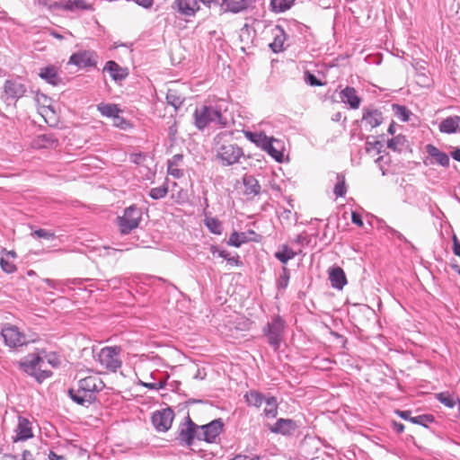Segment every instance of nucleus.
<instances>
[{"label":"nucleus","mask_w":460,"mask_h":460,"mask_svg":"<svg viewBox=\"0 0 460 460\" xmlns=\"http://www.w3.org/2000/svg\"><path fill=\"white\" fill-rule=\"evenodd\" d=\"M244 398L248 405L254 406L256 408H260L267 399L261 393L255 390H251L246 393Z\"/></svg>","instance_id":"c85d7f7f"},{"label":"nucleus","mask_w":460,"mask_h":460,"mask_svg":"<svg viewBox=\"0 0 460 460\" xmlns=\"http://www.w3.org/2000/svg\"><path fill=\"white\" fill-rule=\"evenodd\" d=\"M168 193V186L164 183L162 186L152 188L149 190V197L153 199H160L164 198Z\"/></svg>","instance_id":"ea45409f"},{"label":"nucleus","mask_w":460,"mask_h":460,"mask_svg":"<svg viewBox=\"0 0 460 460\" xmlns=\"http://www.w3.org/2000/svg\"><path fill=\"white\" fill-rule=\"evenodd\" d=\"M182 155H174L172 159L168 160V164H171L172 165H178V163L181 161Z\"/></svg>","instance_id":"69168bd1"},{"label":"nucleus","mask_w":460,"mask_h":460,"mask_svg":"<svg viewBox=\"0 0 460 460\" xmlns=\"http://www.w3.org/2000/svg\"><path fill=\"white\" fill-rule=\"evenodd\" d=\"M393 428H394V431L399 434H401L404 431V425L401 422L394 421Z\"/></svg>","instance_id":"0e129e2a"},{"label":"nucleus","mask_w":460,"mask_h":460,"mask_svg":"<svg viewBox=\"0 0 460 460\" xmlns=\"http://www.w3.org/2000/svg\"><path fill=\"white\" fill-rule=\"evenodd\" d=\"M31 236L37 237V238H43L46 240H54L56 238V234L53 232H50L46 229H37L31 233Z\"/></svg>","instance_id":"a18cd8bd"},{"label":"nucleus","mask_w":460,"mask_h":460,"mask_svg":"<svg viewBox=\"0 0 460 460\" xmlns=\"http://www.w3.org/2000/svg\"><path fill=\"white\" fill-rule=\"evenodd\" d=\"M453 252L456 256L460 257V242L456 235L453 236Z\"/></svg>","instance_id":"680f3d73"},{"label":"nucleus","mask_w":460,"mask_h":460,"mask_svg":"<svg viewBox=\"0 0 460 460\" xmlns=\"http://www.w3.org/2000/svg\"><path fill=\"white\" fill-rule=\"evenodd\" d=\"M137 4H138L139 6L145 8V9H149L153 6L154 4V0H133Z\"/></svg>","instance_id":"13d9d810"},{"label":"nucleus","mask_w":460,"mask_h":460,"mask_svg":"<svg viewBox=\"0 0 460 460\" xmlns=\"http://www.w3.org/2000/svg\"><path fill=\"white\" fill-rule=\"evenodd\" d=\"M271 35L273 36V41L270 43L269 47L274 53H279L285 49V41L287 35L284 28L281 25H276L271 29Z\"/></svg>","instance_id":"dca6fc26"},{"label":"nucleus","mask_w":460,"mask_h":460,"mask_svg":"<svg viewBox=\"0 0 460 460\" xmlns=\"http://www.w3.org/2000/svg\"><path fill=\"white\" fill-rule=\"evenodd\" d=\"M226 133L217 134L214 138L216 157L223 166L233 165L243 155V149L226 139Z\"/></svg>","instance_id":"f03ea898"},{"label":"nucleus","mask_w":460,"mask_h":460,"mask_svg":"<svg viewBox=\"0 0 460 460\" xmlns=\"http://www.w3.org/2000/svg\"><path fill=\"white\" fill-rule=\"evenodd\" d=\"M362 120L373 128L378 127L383 122V115L376 109H364Z\"/></svg>","instance_id":"393cba45"},{"label":"nucleus","mask_w":460,"mask_h":460,"mask_svg":"<svg viewBox=\"0 0 460 460\" xmlns=\"http://www.w3.org/2000/svg\"><path fill=\"white\" fill-rule=\"evenodd\" d=\"M351 221L353 224L358 226H363V221L361 216L357 212H352L351 214Z\"/></svg>","instance_id":"052dcab7"},{"label":"nucleus","mask_w":460,"mask_h":460,"mask_svg":"<svg viewBox=\"0 0 460 460\" xmlns=\"http://www.w3.org/2000/svg\"><path fill=\"white\" fill-rule=\"evenodd\" d=\"M295 0H271L270 6L273 12L282 13L288 10Z\"/></svg>","instance_id":"f704fd0d"},{"label":"nucleus","mask_w":460,"mask_h":460,"mask_svg":"<svg viewBox=\"0 0 460 460\" xmlns=\"http://www.w3.org/2000/svg\"><path fill=\"white\" fill-rule=\"evenodd\" d=\"M174 418L172 409L165 408L156 411L152 415V423L157 431H167L171 427Z\"/></svg>","instance_id":"ddd939ff"},{"label":"nucleus","mask_w":460,"mask_h":460,"mask_svg":"<svg viewBox=\"0 0 460 460\" xmlns=\"http://www.w3.org/2000/svg\"><path fill=\"white\" fill-rule=\"evenodd\" d=\"M248 241L249 239L245 233L234 232L229 237L228 244L234 247H240L243 243H245Z\"/></svg>","instance_id":"4c0bfd02"},{"label":"nucleus","mask_w":460,"mask_h":460,"mask_svg":"<svg viewBox=\"0 0 460 460\" xmlns=\"http://www.w3.org/2000/svg\"><path fill=\"white\" fill-rule=\"evenodd\" d=\"M337 182L334 186L333 192L336 197H343L347 192L345 177L341 173L336 174Z\"/></svg>","instance_id":"e433bc0d"},{"label":"nucleus","mask_w":460,"mask_h":460,"mask_svg":"<svg viewBox=\"0 0 460 460\" xmlns=\"http://www.w3.org/2000/svg\"><path fill=\"white\" fill-rule=\"evenodd\" d=\"M142 209L135 204L126 208L123 215L117 217L120 233L128 234L137 228L142 219Z\"/></svg>","instance_id":"0eeeda50"},{"label":"nucleus","mask_w":460,"mask_h":460,"mask_svg":"<svg viewBox=\"0 0 460 460\" xmlns=\"http://www.w3.org/2000/svg\"><path fill=\"white\" fill-rule=\"evenodd\" d=\"M43 281L51 288L54 289H62L66 283L62 280L51 279H44Z\"/></svg>","instance_id":"8fccbe9b"},{"label":"nucleus","mask_w":460,"mask_h":460,"mask_svg":"<svg viewBox=\"0 0 460 460\" xmlns=\"http://www.w3.org/2000/svg\"><path fill=\"white\" fill-rule=\"evenodd\" d=\"M0 266L3 271L5 273L11 274L16 271L17 268L14 263L9 261L8 260L4 258H1L0 260Z\"/></svg>","instance_id":"49530a36"},{"label":"nucleus","mask_w":460,"mask_h":460,"mask_svg":"<svg viewBox=\"0 0 460 460\" xmlns=\"http://www.w3.org/2000/svg\"><path fill=\"white\" fill-rule=\"evenodd\" d=\"M45 358L38 354H28L19 362L20 369L33 376L37 382L41 383L52 376L50 370L43 368Z\"/></svg>","instance_id":"20e7f679"},{"label":"nucleus","mask_w":460,"mask_h":460,"mask_svg":"<svg viewBox=\"0 0 460 460\" xmlns=\"http://www.w3.org/2000/svg\"><path fill=\"white\" fill-rule=\"evenodd\" d=\"M97 110L102 116L114 118L117 113L120 112V110L116 104L100 103L97 105Z\"/></svg>","instance_id":"72a5a7b5"},{"label":"nucleus","mask_w":460,"mask_h":460,"mask_svg":"<svg viewBox=\"0 0 460 460\" xmlns=\"http://www.w3.org/2000/svg\"><path fill=\"white\" fill-rule=\"evenodd\" d=\"M243 195L252 199L261 193V185L258 180L252 174H244L243 177Z\"/></svg>","instance_id":"a211bd4d"},{"label":"nucleus","mask_w":460,"mask_h":460,"mask_svg":"<svg viewBox=\"0 0 460 460\" xmlns=\"http://www.w3.org/2000/svg\"><path fill=\"white\" fill-rule=\"evenodd\" d=\"M218 255L220 257L226 259L231 264H235V265L241 264L238 256H236V257H230L229 253L226 251H220L218 252Z\"/></svg>","instance_id":"5fc2aeb1"},{"label":"nucleus","mask_w":460,"mask_h":460,"mask_svg":"<svg viewBox=\"0 0 460 460\" xmlns=\"http://www.w3.org/2000/svg\"><path fill=\"white\" fill-rule=\"evenodd\" d=\"M168 173L176 179L183 176V172L177 168V166L172 165L171 164H168Z\"/></svg>","instance_id":"6e6d98bb"},{"label":"nucleus","mask_w":460,"mask_h":460,"mask_svg":"<svg viewBox=\"0 0 460 460\" xmlns=\"http://www.w3.org/2000/svg\"><path fill=\"white\" fill-rule=\"evenodd\" d=\"M388 231H389L390 234L395 235L396 238L399 239L400 241H402L404 243H408V241L405 238V236L402 234H401L400 232H398L397 230H395V229H394L392 227H389Z\"/></svg>","instance_id":"e2e57ef3"},{"label":"nucleus","mask_w":460,"mask_h":460,"mask_svg":"<svg viewBox=\"0 0 460 460\" xmlns=\"http://www.w3.org/2000/svg\"><path fill=\"white\" fill-rule=\"evenodd\" d=\"M26 91L27 89L25 84L17 79L7 80L4 84V93L8 98L13 100H17L22 97Z\"/></svg>","instance_id":"f3484780"},{"label":"nucleus","mask_w":460,"mask_h":460,"mask_svg":"<svg viewBox=\"0 0 460 460\" xmlns=\"http://www.w3.org/2000/svg\"><path fill=\"white\" fill-rule=\"evenodd\" d=\"M270 432L282 436H292L299 428L296 421L291 419H278L275 424L268 426Z\"/></svg>","instance_id":"4468645a"},{"label":"nucleus","mask_w":460,"mask_h":460,"mask_svg":"<svg viewBox=\"0 0 460 460\" xmlns=\"http://www.w3.org/2000/svg\"><path fill=\"white\" fill-rule=\"evenodd\" d=\"M329 279L332 287L337 289H342L347 284V279L344 270L340 267H332L329 270Z\"/></svg>","instance_id":"b1692460"},{"label":"nucleus","mask_w":460,"mask_h":460,"mask_svg":"<svg viewBox=\"0 0 460 460\" xmlns=\"http://www.w3.org/2000/svg\"><path fill=\"white\" fill-rule=\"evenodd\" d=\"M407 146V139L402 135H398L387 143V147L395 152H402Z\"/></svg>","instance_id":"2f4dec72"},{"label":"nucleus","mask_w":460,"mask_h":460,"mask_svg":"<svg viewBox=\"0 0 460 460\" xmlns=\"http://www.w3.org/2000/svg\"><path fill=\"white\" fill-rule=\"evenodd\" d=\"M205 225L208 227V229L215 234H221L223 231L222 223L215 217H206Z\"/></svg>","instance_id":"c9c22d12"},{"label":"nucleus","mask_w":460,"mask_h":460,"mask_svg":"<svg viewBox=\"0 0 460 460\" xmlns=\"http://www.w3.org/2000/svg\"><path fill=\"white\" fill-rule=\"evenodd\" d=\"M383 147V144L376 140L374 142L367 141L366 143V151L370 153L372 150H376L377 153H381V149Z\"/></svg>","instance_id":"09e8293b"},{"label":"nucleus","mask_w":460,"mask_h":460,"mask_svg":"<svg viewBox=\"0 0 460 460\" xmlns=\"http://www.w3.org/2000/svg\"><path fill=\"white\" fill-rule=\"evenodd\" d=\"M437 399L445 406L448 408L455 407L456 401L454 396L447 393H440L437 394Z\"/></svg>","instance_id":"37998d69"},{"label":"nucleus","mask_w":460,"mask_h":460,"mask_svg":"<svg viewBox=\"0 0 460 460\" xmlns=\"http://www.w3.org/2000/svg\"><path fill=\"white\" fill-rule=\"evenodd\" d=\"M33 145L37 148H55L58 145V139L53 133H45L38 136Z\"/></svg>","instance_id":"a878e982"},{"label":"nucleus","mask_w":460,"mask_h":460,"mask_svg":"<svg viewBox=\"0 0 460 460\" xmlns=\"http://www.w3.org/2000/svg\"><path fill=\"white\" fill-rule=\"evenodd\" d=\"M103 71H107L116 82L124 80L128 75V68L121 67L113 60L106 62Z\"/></svg>","instance_id":"5701e85b"},{"label":"nucleus","mask_w":460,"mask_h":460,"mask_svg":"<svg viewBox=\"0 0 460 460\" xmlns=\"http://www.w3.org/2000/svg\"><path fill=\"white\" fill-rule=\"evenodd\" d=\"M245 137L258 147L267 152L277 162H282L283 153L274 146V143L279 144V141L274 137H270L263 132L245 131Z\"/></svg>","instance_id":"39448f33"},{"label":"nucleus","mask_w":460,"mask_h":460,"mask_svg":"<svg viewBox=\"0 0 460 460\" xmlns=\"http://www.w3.org/2000/svg\"><path fill=\"white\" fill-rule=\"evenodd\" d=\"M49 460H62L63 456L57 455L53 451H50V453L49 455Z\"/></svg>","instance_id":"774afa93"},{"label":"nucleus","mask_w":460,"mask_h":460,"mask_svg":"<svg viewBox=\"0 0 460 460\" xmlns=\"http://www.w3.org/2000/svg\"><path fill=\"white\" fill-rule=\"evenodd\" d=\"M451 155L456 161L460 162V148H456L455 151H453Z\"/></svg>","instance_id":"338daca9"},{"label":"nucleus","mask_w":460,"mask_h":460,"mask_svg":"<svg viewBox=\"0 0 460 460\" xmlns=\"http://www.w3.org/2000/svg\"><path fill=\"white\" fill-rule=\"evenodd\" d=\"M1 335L4 344L13 349L22 347L28 343L25 334L15 325L9 323L4 325L1 330Z\"/></svg>","instance_id":"9d476101"},{"label":"nucleus","mask_w":460,"mask_h":460,"mask_svg":"<svg viewBox=\"0 0 460 460\" xmlns=\"http://www.w3.org/2000/svg\"><path fill=\"white\" fill-rule=\"evenodd\" d=\"M172 7L183 16H194L199 11L195 0H175Z\"/></svg>","instance_id":"6ab92c4d"},{"label":"nucleus","mask_w":460,"mask_h":460,"mask_svg":"<svg viewBox=\"0 0 460 460\" xmlns=\"http://www.w3.org/2000/svg\"><path fill=\"white\" fill-rule=\"evenodd\" d=\"M296 255V252L288 245H282L281 248L275 252V257L284 264H286L289 260L295 258Z\"/></svg>","instance_id":"473e14b6"},{"label":"nucleus","mask_w":460,"mask_h":460,"mask_svg":"<svg viewBox=\"0 0 460 460\" xmlns=\"http://www.w3.org/2000/svg\"><path fill=\"white\" fill-rule=\"evenodd\" d=\"M195 126L202 130L210 124L217 128H225L227 120L223 117L221 109L217 106L203 105L197 108L193 113Z\"/></svg>","instance_id":"7ed1b4c3"},{"label":"nucleus","mask_w":460,"mask_h":460,"mask_svg":"<svg viewBox=\"0 0 460 460\" xmlns=\"http://www.w3.org/2000/svg\"><path fill=\"white\" fill-rule=\"evenodd\" d=\"M305 82L312 86L323 85L322 82L319 79H317L314 75L311 74L308 71L305 73Z\"/></svg>","instance_id":"3c124183"},{"label":"nucleus","mask_w":460,"mask_h":460,"mask_svg":"<svg viewBox=\"0 0 460 460\" xmlns=\"http://www.w3.org/2000/svg\"><path fill=\"white\" fill-rule=\"evenodd\" d=\"M341 101L349 104L351 109H358L360 105L361 99L358 96L355 88L347 86L340 93Z\"/></svg>","instance_id":"4be33fe9"},{"label":"nucleus","mask_w":460,"mask_h":460,"mask_svg":"<svg viewBox=\"0 0 460 460\" xmlns=\"http://www.w3.org/2000/svg\"><path fill=\"white\" fill-rule=\"evenodd\" d=\"M98 63V55L93 50H80L72 54L68 64L79 68L95 67Z\"/></svg>","instance_id":"9b49d317"},{"label":"nucleus","mask_w":460,"mask_h":460,"mask_svg":"<svg viewBox=\"0 0 460 460\" xmlns=\"http://www.w3.org/2000/svg\"><path fill=\"white\" fill-rule=\"evenodd\" d=\"M145 159V155L142 153H135L130 155V161L134 164H139Z\"/></svg>","instance_id":"4d7b16f0"},{"label":"nucleus","mask_w":460,"mask_h":460,"mask_svg":"<svg viewBox=\"0 0 460 460\" xmlns=\"http://www.w3.org/2000/svg\"><path fill=\"white\" fill-rule=\"evenodd\" d=\"M104 384L96 376L81 378L76 387L68 390L70 398L79 405L88 406L95 402L97 394L102 390Z\"/></svg>","instance_id":"f257e3e1"},{"label":"nucleus","mask_w":460,"mask_h":460,"mask_svg":"<svg viewBox=\"0 0 460 460\" xmlns=\"http://www.w3.org/2000/svg\"><path fill=\"white\" fill-rule=\"evenodd\" d=\"M290 279V272L287 267L282 268V273L279 275L277 280V288L279 289H285L288 286Z\"/></svg>","instance_id":"79ce46f5"},{"label":"nucleus","mask_w":460,"mask_h":460,"mask_svg":"<svg viewBox=\"0 0 460 460\" xmlns=\"http://www.w3.org/2000/svg\"><path fill=\"white\" fill-rule=\"evenodd\" d=\"M266 407L263 410L265 417L273 419L278 415V402L274 396L267 397L265 400Z\"/></svg>","instance_id":"7c9ffc66"},{"label":"nucleus","mask_w":460,"mask_h":460,"mask_svg":"<svg viewBox=\"0 0 460 460\" xmlns=\"http://www.w3.org/2000/svg\"><path fill=\"white\" fill-rule=\"evenodd\" d=\"M199 427L201 440L207 443H214L217 438L223 431L224 422L222 419H216L208 424L200 425Z\"/></svg>","instance_id":"f8f14e48"},{"label":"nucleus","mask_w":460,"mask_h":460,"mask_svg":"<svg viewBox=\"0 0 460 460\" xmlns=\"http://www.w3.org/2000/svg\"><path fill=\"white\" fill-rule=\"evenodd\" d=\"M286 323L279 315H274L263 328V333L267 337L269 344L278 349L281 343Z\"/></svg>","instance_id":"6e6552de"},{"label":"nucleus","mask_w":460,"mask_h":460,"mask_svg":"<svg viewBox=\"0 0 460 460\" xmlns=\"http://www.w3.org/2000/svg\"><path fill=\"white\" fill-rule=\"evenodd\" d=\"M435 421V418L432 414H422L419 416L413 417L412 420H411V423L418 424L420 426H423L427 428L429 423H432Z\"/></svg>","instance_id":"a19ab883"},{"label":"nucleus","mask_w":460,"mask_h":460,"mask_svg":"<svg viewBox=\"0 0 460 460\" xmlns=\"http://www.w3.org/2000/svg\"><path fill=\"white\" fill-rule=\"evenodd\" d=\"M393 111L395 116L402 121L406 122L410 120V116L411 115V112L405 106L394 104Z\"/></svg>","instance_id":"58836bf2"},{"label":"nucleus","mask_w":460,"mask_h":460,"mask_svg":"<svg viewBox=\"0 0 460 460\" xmlns=\"http://www.w3.org/2000/svg\"><path fill=\"white\" fill-rule=\"evenodd\" d=\"M39 76L54 86L62 83L58 69L55 66H48L40 69Z\"/></svg>","instance_id":"aec40b11"},{"label":"nucleus","mask_w":460,"mask_h":460,"mask_svg":"<svg viewBox=\"0 0 460 460\" xmlns=\"http://www.w3.org/2000/svg\"><path fill=\"white\" fill-rule=\"evenodd\" d=\"M121 350L119 346H107L97 353L95 358L103 369L115 373L122 366Z\"/></svg>","instance_id":"423d86ee"},{"label":"nucleus","mask_w":460,"mask_h":460,"mask_svg":"<svg viewBox=\"0 0 460 460\" xmlns=\"http://www.w3.org/2000/svg\"><path fill=\"white\" fill-rule=\"evenodd\" d=\"M251 4V0H222L221 6L231 13H240L247 9Z\"/></svg>","instance_id":"bb28decb"},{"label":"nucleus","mask_w":460,"mask_h":460,"mask_svg":"<svg viewBox=\"0 0 460 460\" xmlns=\"http://www.w3.org/2000/svg\"><path fill=\"white\" fill-rule=\"evenodd\" d=\"M184 99V96H182L177 89H168L166 93V102L176 110L183 103Z\"/></svg>","instance_id":"c756f323"},{"label":"nucleus","mask_w":460,"mask_h":460,"mask_svg":"<svg viewBox=\"0 0 460 460\" xmlns=\"http://www.w3.org/2000/svg\"><path fill=\"white\" fill-rule=\"evenodd\" d=\"M460 124V117L459 116H451L443 119L439 124V130L442 133L452 134L456 131H460L459 129Z\"/></svg>","instance_id":"cd10ccee"},{"label":"nucleus","mask_w":460,"mask_h":460,"mask_svg":"<svg viewBox=\"0 0 460 460\" xmlns=\"http://www.w3.org/2000/svg\"><path fill=\"white\" fill-rule=\"evenodd\" d=\"M395 413L400 417L402 418V420H409L411 421V420L413 419V417L411 416V411H400V410H397L395 411Z\"/></svg>","instance_id":"bf43d9fd"},{"label":"nucleus","mask_w":460,"mask_h":460,"mask_svg":"<svg viewBox=\"0 0 460 460\" xmlns=\"http://www.w3.org/2000/svg\"><path fill=\"white\" fill-rule=\"evenodd\" d=\"M181 445L190 447L194 439L201 440L199 436V427L192 421L190 416H187L185 422L181 423L178 429L176 438Z\"/></svg>","instance_id":"1a4fd4ad"},{"label":"nucleus","mask_w":460,"mask_h":460,"mask_svg":"<svg viewBox=\"0 0 460 460\" xmlns=\"http://www.w3.org/2000/svg\"><path fill=\"white\" fill-rule=\"evenodd\" d=\"M15 437L13 441H25L33 437L31 422L25 417L18 418V424L15 429Z\"/></svg>","instance_id":"2eb2a0df"},{"label":"nucleus","mask_w":460,"mask_h":460,"mask_svg":"<svg viewBox=\"0 0 460 460\" xmlns=\"http://www.w3.org/2000/svg\"><path fill=\"white\" fill-rule=\"evenodd\" d=\"M47 362L53 367H58L61 364L59 357L56 353H50L46 356Z\"/></svg>","instance_id":"864d4df0"},{"label":"nucleus","mask_w":460,"mask_h":460,"mask_svg":"<svg viewBox=\"0 0 460 460\" xmlns=\"http://www.w3.org/2000/svg\"><path fill=\"white\" fill-rule=\"evenodd\" d=\"M113 125L119 128L125 129L128 128V122L123 117L119 116V113H117L113 118Z\"/></svg>","instance_id":"603ef678"},{"label":"nucleus","mask_w":460,"mask_h":460,"mask_svg":"<svg viewBox=\"0 0 460 460\" xmlns=\"http://www.w3.org/2000/svg\"><path fill=\"white\" fill-rule=\"evenodd\" d=\"M64 7L66 10L69 11L75 9L85 10L88 8L84 0H66Z\"/></svg>","instance_id":"c03bdc74"},{"label":"nucleus","mask_w":460,"mask_h":460,"mask_svg":"<svg viewBox=\"0 0 460 460\" xmlns=\"http://www.w3.org/2000/svg\"><path fill=\"white\" fill-rule=\"evenodd\" d=\"M426 152L429 154V155L433 158L435 161H431L430 164H437L443 167H448L450 164L449 156L440 151L437 146H435L432 144H428L425 146Z\"/></svg>","instance_id":"412c9836"},{"label":"nucleus","mask_w":460,"mask_h":460,"mask_svg":"<svg viewBox=\"0 0 460 460\" xmlns=\"http://www.w3.org/2000/svg\"><path fill=\"white\" fill-rule=\"evenodd\" d=\"M197 2V5L199 6V10L201 9V6L210 9L212 6H219V0H195Z\"/></svg>","instance_id":"de8ad7c7"}]
</instances>
